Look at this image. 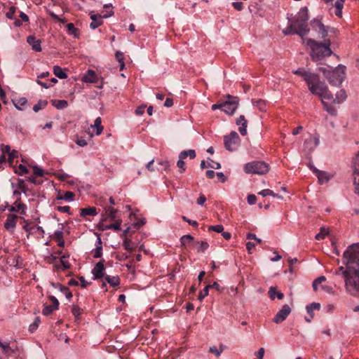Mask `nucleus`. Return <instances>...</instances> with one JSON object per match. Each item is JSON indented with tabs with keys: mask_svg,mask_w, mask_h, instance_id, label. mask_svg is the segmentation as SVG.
Listing matches in <instances>:
<instances>
[{
	"mask_svg": "<svg viewBox=\"0 0 359 359\" xmlns=\"http://www.w3.org/2000/svg\"><path fill=\"white\" fill-rule=\"evenodd\" d=\"M342 263L346 268L340 266L335 274L341 272L346 291L353 297H359V243L347 248L343 254Z\"/></svg>",
	"mask_w": 359,
	"mask_h": 359,
	"instance_id": "nucleus-1",
	"label": "nucleus"
},
{
	"mask_svg": "<svg viewBox=\"0 0 359 359\" xmlns=\"http://www.w3.org/2000/svg\"><path fill=\"white\" fill-rule=\"evenodd\" d=\"M289 23L287 27L283 30L285 35L297 34L302 41L306 39L305 36L309 34L310 29L308 27V8L303 7L299 12L292 18H287Z\"/></svg>",
	"mask_w": 359,
	"mask_h": 359,
	"instance_id": "nucleus-2",
	"label": "nucleus"
},
{
	"mask_svg": "<svg viewBox=\"0 0 359 359\" xmlns=\"http://www.w3.org/2000/svg\"><path fill=\"white\" fill-rule=\"evenodd\" d=\"M303 43L310 48V56L314 62H318L326 57L334 54L331 50V40L325 39L323 41H318L313 39H304Z\"/></svg>",
	"mask_w": 359,
	"mask_h": 359,
	"instance_id": "nucleus-3",
	"label": "nucleus"
},
{
	"mask_svg": "<svg viewBox=\"0 0 359 359\" xmlns=\"http://www.w3.org/2000/svg\"><path fill=\"white\" fill-rule=\"evenodd\" d=\"M318 70L323 74L331 86H340L346 77V67L342 65L332 70L323 67H318Z\"/></svg>",
	"mask_w": 359,
	"mask_h": 359,
	"instance_id": "nucleus-4",
	"label": "nucleus"
},
{
	"mask_svg": "<svg viewBox=\"0 0 359 359\" xmlns=\"http://www.w3.org/2000/svg\"><path fill=\"white\" fill-rule=\"evenodd\" d=\"M269 165L264 161H252L244 166V170L248 174L264 175L269 172Z\"/></svg>",
	"mask_w": 359,
	"mask_h": 359,
	"instance_id": "nucleus-5",
	"label": "nucleus"
},
{
	"mask_svg": "<svg viewBox=\"0 0 359 359\" xmlns=\"http://www.w3.org/2000/svg\"><path fill=\"white\" fill-rule=\"evenodd\" d=\"M240 99L237 96L226 95L225 100L222 101V111L232 116L239 105Z\"/></svg>",
	"mask_w": 359,
	"mask_h": 359,
	"instance_id": "nucleus-6",
	"label": "nucleus"
},
{
	"mask_svg": "<svg viewBox=\"0 0 359 359\" xmlns=\"http://www.w3.org/2000/svg\"><path fill=\"white\" fill-rule=\"evenodd\" d=\"M240 142V137L236 131H231L229 135L224 137V147L226 150L233 151Z\"/></svg>",
	"mask_w": 359,
	"mask_h": 359,
	"instance_id": "nucleus-7",
	"label": "nucleus"
},
{
	"mask_svg": "<svg viewBox=\"0 0 359 359\" xmlns=\"http://www.w3.org/2000/svg\"><path fill=\"white\" fill-rule=\"evenodd\" d=\"M312 29L318 34V37L325 39L328 36V29L318 19H313L310 22Z\"/></svg>",
	"mask_w": 359,
	"mask_h": 359,
	"instance_id": "nucleus-8",
	"label": "nucleus"
},
{
	"mask_svg": "<svg viewBox=\"0 0 359 359\" xmlns=\"http://www.w3.org/2000/svg\"><path fill=\"white\" fill-rule=\"evenodd\" d=\"M105 266H104V260L101 259L99 261L93 269H92L93 279V280H100L102 278H104L105 274Z\"/></svg>",
	"mask_w": 359,
	"mask_h": 359,
	"instance_id": "nucleus-9",
	"label": "nucleus"
},
{
	"mask_svg": "<svg viewBox=\"0 0 359 359\" xmlns=\"http://www.w3.org/2000/svg\"><path fill=\"white\" fill-rule=\"evenodd\" d=\"M291 313V309L289 305L284 304L282 309L276 314L273 318V322L279 324L283 322L288 315Z\"/></svg>",
	"mask_w": 359,
	"mask_h": 359,
	"instance_id": "nucleus-10",
	"label": "nucleus"
},
{
	"mask_svg": "<svg viewBox=\"0 0 359 359\" xmlns=\"http://www.w3.org/2000/svg\"><path fill=\"white\" fill-rule=\"evenodd\" d=\"M353 184L355 186V194L359 195V151L353 159Z\"/></svg>",
	"mask_w": 359,
	"mask_h": 359,
	"instance_id": "nucleus-11",
	"label": "nucleus"
},
{
	"mask_svg": "<svg viewBox=\"0 0 359 359\" xmlns=\"http://www.w3.org/2000/svg\"><path fill=\"white\" fill-rule=\"evenodd\" d=\"M113 15V11H111L109 13V14H106L104 15H101L99 14H91L90 19L92 20V22L90 24V27L92 29H96L97 27L101 26L103 24V18H107L108 17L112 16Z\"/></svg>",
	"mask_w": 359,
	"mask_h": 359,
	"instance_id": "nucleus-12",
	"label": "nucleus"
},
{
	"mask_svg": "<svg viewBox=\"0 0 359 359\" xmlns=\"http://www.w3.org/2000/svg\"><path fill=\"white\" fill-rule=\"evenodd\" d=\"M20 218H21V217L18 216L17 215L8 214L4 223V228L10 233H13L16 226L17 221Z\"/></svg>",
	"mask_w": 359,
	"mask_h": 359,
	"instance_id": "nucleus-13",
	"label": "nucleus"
},
{
	"mask_svg": "<svg viewBox=\"0 0 359 359\" xmlns=\"http://www.w3.org/2000/svg\"><path fill=\"white\" fill-rule=\"evenodd\" d=\"M20 198L16 199L14 202L15 206H10L8 208V210L11 212H20L22 215H26L27 205L22 203H20Z\"/></svg>",
	"mask_w": 359,
	"mask_h": 359,
	"instance_id": "nucleus-14",
	"label": "nucleus"
},
{
	"mask_svg": "<svg viewBox=\"0 0 359 359\" xmlns=\"http://www.w3.org/2000/svg\"><path fill=\"white\" fill-rule=\"evenodd\" d=\"M319 139L318 137H311L304 141V149L309 150L307 158H311V152L318 145Z\"/></svg>",
	"mask_w": 359,
	"mask_h": 359,
	"instance_id": "nucleus-15",
	"label": "nucleus"
},
{
	"mask_svg": "<svg viewBox=\"0 0 359 359\" xmlns=\"http://www.w3.org/2000/svg\"><path fill=\"white\" fill-rule=\"evenodd\" d=\"M304 81L308 85L309 89L311 92H313V84L316 83L319 80V76L316 74L308 72L304 78Z\"/></svg>",
	"mask_w": 359,
	"mask_h": 359,
	"instance_id": "nucleus-16",
	"label": "nucleus"
},
{
	"mask_svg": "<svg viewBox=\"0 0 359 359\" xmlns=\"http://www.w3.org/2000/svg\"><path fill=\"white\" fill-rule=\"evenodd\" d=\"M27 43L31 46L32 49L36 52H41L42 50L41 43V41L37 39L34 36H29L27 38Z\"/></svg>",
	"mask_w": 359,
	"mask_h": 359,
	"instance_id": "nucleus-17",
	"label": "nucleus"
},
{
	"mask_svg": "<svg viewBox=\"0 0 359 359\" xmlns=\"http://www.w3.org/2000/svg\"><path fill=\"white\" fill-rule=\"evenodd\" d=\"M314 173L318 177L319 183L321 184L328 182L333 177V175L327 173V172L319 170L318 169H315Z\"/></svg>",
	"mask_w": 359,
	"mask_h": 359,
	"instance_id": "nucleus-18",
	"label": "nucleus"
},
{
	"mask_svg": "<svg viewBox=\"0 0 359 359\" xmlns=\"http://www.w3.org/2000/svg\"><path fill=\"white\" fill-rule=\"evenodd\" d=\"M237 126H241L238 128V131L241 135L245 136L247 134L248 121L244 115H241L236 121Z\"/></svg>",
	"mask_w": 359,
	"mask_h": 359,
	"instance_id": "nucleus-19",
	"label": "nucleus"
},
{
	"mask_svg": "<svg viewBox=\"0 0 359 359\" xmlns=\"http://www.w3.org/2000/svg\"><path fill=\"white\" fill-rule=\"evenodd\" d=\"M82 81L85 83H97L98 78L95 74V72L93 69H88L86 74L82 77Z\"/></svg>",
	"mask_w": 359,
	"mask_h": 359,
	"instance_id": "nucleus-20",
	"label": "nucleus"
},
{
	"mask_svg": "<svg viewBox=\"0 0 359 359\" xmlns=\"http://www.w3.org/2000/svg\"><path fill=\"white\" fill-rule=\"evenodd\" d=\"M50 285L53 287L59 290L62 293H63L66 296V297L68 299H70L72 297V293L71 292L68 287L64 286L59 283L54 282H51Z\"/></svg>",
	"mask_w": 359,
	"mask_h": 359,
	"instance_id": "nucleus-21",
	"label": "nucleus"
},
{
	"mask_svg": "<svg viewBox=\"0 0 359 359\" xmlns=\"http://www.w3.org/2000/svg\"><path fill=\"white\" fill-rule=\"evenodd\" d=\"M327 88L326 84L320 81H318L316 83L313 84V90L311 92L313 95H316L319 96L320 93L325 90Z\"/></svg>",
	"mask_w": 359,
	"mask_h": 359,
	"instance_id": "nucleus-22",
	"label": "nucleus"
},
{
	"mask_svg": "<svg viewBox=\"0 0 359 359\" xmlns=\"http://www.w3.org/2000/svg\"><path fill=\"white\" fill-rule=\"evenodd\" d=\"M80 216L82 217H86V216H95L97 215V209L95 207H88L85 208H81L80 210Z\"/></svg>",
	"mask_w": 359,
	"mask_h": 359,
	"instance_id": "nucleus-23",
	"label": "nucleus"
},
{
	"mask_svg": "<svg viewBox=\"0 0 359 359\" xmlns=\"http://www.w3.org/2000/svg\"><path fill=\"white\" fill-rule=\"evenodd\" d=\"M105 281L109 284L111 287H117L120 285V278L118 276H110L109 275H106L104 276Z\"/></svg>",
	"mask_w": 359,
	"mask_h": 359,
	"instance_id": "nucleus-24",
	"label": "nucleus"
},
{
	"mask_svg": "<svg viewBox=\"0 0 359 359\" xmlns=\"http://www.w3.org/2000/svg\"><path fill=\"white\" fill-rule=\"evenodd\" d=\"M269 296L271 300H274L276 297L278 299H283L284 294L281 292H278L275 287H271L268 292Z\"/></svg>",
	"mask_w": 359,
	"mask_h": 359,
	"instance_id": "nucleus-25",
	"label": "nucleus"
},
{
	"mask_svg": "<svg viewBox=\"0 0 359 359\" xmlns=\"http://www.w3.org/2000/svg\"><path fill=\"white\" fill-rule=\"evenodd\" d=\"M194 238L190 234H186L180 238V243L182 248H186L187 245L194 243Z\"/></svg>",
	"mask_w": 359,
	"mask_h": 359,
	"instance_id": "nucleus-26",
	"label": "nucleus"
},
{
	"mask_svg": "<svg viewBox=\"0 0 359 359\" xmlns=\"http://www.w3.org/2000/svg\"><path fill=\"white\" fill-rule=\"evenodd\" d=\"M320 307L321 306L320 303L313 302L308 304L306 306V310L309 315L311 316V318H313V310H320Z\"/></svg>",
	"mask_w": 359,
	"mask_h": 359,
	"instance_id": "nucleus-27",
	"label": "nucleus"
},
{
	"mask_svg": "<svg viewBox=\"0 0 359 359\" xmlns=\"http://www.w3.org/2000/svg\"><path fill=\"white\" fill-rule=\"evenodd\" d=\"M196 151L194 149H189L181 151L179 154V158H184L189 157L190 159H194L196 157Z\"/></svg>",
	"mask_w": 359,
	"mask_h": 359,
	"instance_id": "nucleus-28",
	"label": "nucleus"
},
{
	"mask_svg": "<svg viewBox=\"0 0 359 359\" xmlns=\"http://www.w3.org/2000/svg\"><path fill=\"white\" fill-rule=\"evenodd\" d=\"M346 97H347V95H346L345 90L341 89L336 94V97L334 98V100H333V102L337 103V104L341 103L346 100Z\"/></svg>",
	"mask_w": 359,
	"mask_h": 359,
	"instance_id": "nucleus-29",
	"label": "nucleus"
},
{
	"mask_svg": "<svg viewBox=\"0 0 359 359\" xmlns=\"http://www.w3.org/2000/svg\"><path fill=\"white\" fill-rule=\"evenodd\" d=\"M51 104L57 109H63L68 106L67 101L65 100H52Z\"/></svg>",
	"mask_w": 359,
	"mask_h": 359,
	"instance_id": "nucleus-30",
	"label": "nucleus"
},
{
	"mask_svg": "<svg viewBox=\"0 0 359 359\" xmlns=\"http://www.w3.org/2000/svg\"><path fill=\"white\" fill-rule=\"evenodd\" d=\"M67 29L69 34L73 35L75 38H79L80 31L78 28H76L73 23H68L67 25Z\"/></svg>",
	"mask_w": 359,
	"mask_h": 359,
	"instance_id": "nucleus-31",
	"label": "nucleus"
},
{
	"mask_svg": "<svg viewBox=\"0 0 359 359\" xmlns=\"http://www.w3.org/2000/svg\"><path fill=\"white\" fill-rule=\"evenodd\" d=\"M123 246L125 250L129 252H133L135 250L137 245L134 243H131L130 241L128 238H123Z\"/></svg>",
	"mask_w": 359,
	"mask_h": 359,
	"instance_id": "nucleus-32",
	"label": "nucleus"
},
{
	"mask_svg": "<svg viewBox=\"0 0 359 359\" xmlns=\"http://www.w3.org/2000/svg\"><path fill=\"white\" fill-rule=\"evenodd\" d=\"M209 161H212V164L211 163H208V165L205 164V162L204 160H203L201 162V169H204L206 167H210L213 169H219L221 168V164L218 162H215L213 161L211 158H208Z\"/></svg>",
	"mask_w": 359,
	"mask_h": 359,
	"instance_id": "nucleus-33",
	"label": "nucleus"
},
{
	"mask_svg": "<svg viewBox=\"0 0 359 359\" xmlns=\"http://www.w3.org/2000/svg\"><path fill=\"white\" fill-rule=\"evenodd\" d=\"M53 74L61 79H65L67 78V74L63 72L62 69L57 65H55L53 67Z\"/></svg>",
	"mask_w": 359,
	"mask_h": 359,
	"instance_id": "nucleus-34",
	"label": "nucleus"
},
{
	"mask_svg": "<svg viewBox=\"0 0 359 359\" xmlns=\"http://www.w3.org/2000/svg\"><path fill=\"white\" fill-rule=\"evenodd\" d=\"M105 212H106V214L107 215L109 219H110V220L114 221V220H116L118 219L117 218L118 210L114 209V208L109 207L107 208H105Z\"/></svg>",
	"mask_w": 359,
	"mask_h": 359,
	"instance_id": "nucleus-35",
	"label": "nucleus"
},
{
	"mask_svg": "<svg viewBox=\"0 0 359 359\" xmlns=\"http://www.w3.org/2000/svg\"><path fill=\"white\" fill-rule=\"evenodd\" d=\"M319 97L321 98L322 100V102L323 104L325 106V102L324 101V100H334L333 98V95L329 91L327 87L326 88V90H323V92L322 93V94L320 93V95H319Z\"/></svg>",
	"mask_w": 359,
	"mask_h": 359,
	"instance_id": "nucleus-36",
	"label": "nucleus"
},
{
	"mask_svg": "<svg viewBox=\"0 0 359 359\" xmlns=\"http://www.w3.org/2000/svg\"><path fill=\"white\" fill-rule=\"evenodd\" d=\"M15 107L18 110H22V107L25 106L27 103V100L25 97H20L15 101H13Z\"/></svg>",
	"mask_w": 359,
	"mask_h": 359,
	"instance_id": "nucleus-37",
	"label": "nucleus"
},
{
	"mask_svg": "<svg viewBox=\"0 0 359 359\" xmlns=\"http://www.w3.org/2000/svg\"><path fill=\"white\" fill-rule=\"evenodd\" d=\"M115 56H116V59L120 64V70L121 71L123 70L125 68V63L123 61L124 60L123 53L122 52L118 50L116 52Z\"/></svg>",
	"mask_w": 359,
	"mask_h": 359,
	"instance_id": "nucleus-38",
	"label": "nucleus"
},
{
	"mask_svg": "<svg viewBox=\"0 0 359 359\" xmlns=\"http://www.w3.org/2000/svg\"><path fill=\"white\" fill-rule=\"evenodd\" d=\"M93 127L96 128V135H100L103 131V127L102 126V119L100 117H97L94 122Z\"/></svg>",
	"mask_w": 359,
	"mask_h": 359,
	"instance_id": "nucleus-39",
	"label": "nucleus"
},
{
	"mask_svg": "<svg viewBox=\"0 0 359 359\" xmlns=\"http://www.w3.org/2000/svg\"><path fill=\"white\" fill-rule=\"evenodd\" d=\"M48 105V101L45 100H39L34 107L33 110L35 112H38L40 109L44 108Z\"/></svg>",
	"mask_w": 359,
	"mask_h": 359,
	"instance_id": "nucleus-40",
	"label": "nucleus"
},
{
	"mask_svg": "<svg viewBox=\"0 0 359 359\" xmlns=\"http://www.w3.org/2000/svg\"><path fill=\"white\" fill-rule=\"evenodd\" d=\"M114 222L113 224H110L109 225V229H113L115 231H118L121 230V225L122 223V219L120 218H118L116 220H114Z\"/></svg>",
	"mask_w": 359,
	"mask_h": 359,
	"instance_id": "nucleus-41",
	"label": "nucleus"
},
{
	"mask_svg": "<svg viewBox=\"0 0 359 359\" xmlns=\"http://www.w3.org/2000/svg\"><path fill=\"white\" fill-rule=\"evenodd\" d=\"M72 313L74 315V316L75 317V318L76 320H79L80 318V316L82 313V309L77 305H73L72 309Z\"/></svg>",
	"mask_w": 359,
	"mask_h": 359,
	"instance_id": "nucleus-42",
	"label": "nucleus"
},
{
	"mask_svg": "<svg viewBox=\"0 0 359 359\" xmlns=\"http://www.w3.org/2000/svg\"><path fill=\"white\" fill-rule=\"evenodd\" d=\"M33 170H34V175L36 176L39 177H43L44 174H48V172H45L42 168L39 167L38 165H33L32 166Z\"/></svg>",
	"mask_w": 359,
	"mask_h": 359,
	"instance_id": "nucleus-43",
	"label": "nucleus"
},
{
	"mask_svg": "<svg viewBox=\"0 0 359 359\" xmlns=\"http://www.w3.org/2000/svg\"><path fill=\"white\" fill-rule=\"evenodd\" d=\"M328 230H327L325 227H321L320 231L316 235L315 238L318 241L323 240L325 238V236L328 233Z\"/></svg>",
	"mask_w": 359,
	"mask_h": 359,
	"instance_id": "nucleus-44",
	"label": "nucleus"
},
{
	"mask_svg": "<svg viewBox=\"0 0 359 359\" xmlns=\"http://www.w3.org/2000/svg\"><path fill=\"white\" fill-rule=\"evenodd\" d=\"M29 172V170L27 167L22 164H20L18 166V170H15V173L18 175H23L24 174H27Z\"/></svg>",
	"mask_w": 359,
	"mask_h": 359,
	"instance_id": "nucleus-45",
	"label": "nucleus"
},
{
	"mask_svg": "<svg viewBox=\"0 0 359 359\" xmlns=\"http://www.w3.org/2000/svg\"><path fill=\"white\" fill-rule=\"evenodd\" d=\"M194 244L198 245V252H204L209 247V244L206 241L196 242V243H194Z\"/></svg>",
	"mask_w": 359,
	"mask_h": 359,
	"instance_id": "nucleus-46",
	"label": "nucleus"
},
{
	"mask_svg": "<svg viewBox=\"0 0 359 359\" xmlns=\"http://www.w3.org/2000/svg\"><path fill=\"white\" fill-rule=\"evenodd\" d=\"M254 105L257 107L260 111L266 110V102L262 100H258L253 102Z\"/></svg>",
	"mask_w": 359,
	"mask_h": 359,
	"instance_id": "nucleus-47",
	"label": "nucleus"
},
{
	"mask_svg": "<svg viewBox=\"0 0 359 359\" xmlns=\"http://www.w3.org/2000/svg\"><path fill=\"white\" fill-rule=\"evenodd\" d=\"M41 320H40V318L39 317H36L35 319H34V321L33 322V323H32L30 325H29V330L31 332H34L39 327V325L40 323Z\"/></svg>",
	"mask_w": 359,
	"mask_h": 359,
	"instance_id": "nucleus-48",
	"label": "nucleus"
},
{
	"mask_svg": "<svg viewBox=\"0 0 359 359\" xmlns=\"http://www.w3.org/2000/svg\"><path fill=\"white\" fill-rule=\"evenodd\" d=\"M326 280L325 277L323 276H320L318 278H317L313 282V288L315 291L318 290V285L321 283L322 282L325 281Z\"/></svg>",
	"mask_w": 359,
	"mask_h": 359,
	"instance_id": "nucleus-49",
	"label": "nucleus"
},
{
	"mask_svg": "<svg viewBox=\"0 0 359 359\" xmlns=\"http://www.w3.org/2000/svg\"><path fill=\"white\" fill-rule=\"evenodd\" d=\"M60 226H61V229H58L57 231H55V236H54V239L57 241H60L61 239H63V232H62V229H63V224H59Z\"/></svg>",
	"mask_w": 359,
	"mask_h": 359,
	"instance_id": "nucleus-50",
	"label": "nucleus"
},
{
	"mask_svg": "<svg viewBox=\"0 0 359 359\" xmlns=\"http://www.w3.org/2000/svg\"><path fill=\"white\" fill-rule=\"evenodd\" d=\"M0 347H1L3 348V351L4 353H8V352L14 353L15 352V349L11 348L9 346V344L3 343V342H1V340H0Z\"/></svg>",
	"mask_w": 359,
	"mask_h": 359,
	"instance_id": "nucleus-51",
	"label": "nucleus"
},
{
	"mask_svg": "<svg viewBox=\"0 0 359 359\" xmlns=\"http://www.w3.org/2000/svg\"><path fill=\"white\" fill-rule=\"evenodd\" d=\"M209 351L210 353H214L217 357H219L221 355L222 352L223 351V348L222 346L221 345L219 346V349H218L216 346H214L210 347Z\"/></svg>",
	"mask_w": 359,
	"mask_h": 359,
	"instance_id": "nucleus-52",
	"label": "nucleus"
},
{
	"mask_svg": "<svg viewBox=\"0 0 359 359\" xmlns=\"http://www.w3.org/2000/svg\"><path fill=\"white\" fill-rule=\"evenodd\" d=\"M25 179H20L19 178V179H18L17 184L11 183V187L13 189H20L21 187H22L24 185H25Z\"/></svg>",
	"mask_w": 359,
	"mask_h": 359,
	"instance_id": "nucleus-53",
	"label": "nucleus"
},
{
	"mask_svg": "<svg viewBox=\"0 0 359 359\" xmlns=\"http://www.w3.org/2000/svg\"><path fill=\"white\" fill-rule=\"evenodd\" d=\"M74 194L72 191H66L63 196L57 197L58 199L73 201Z\"/></svg>",
	"mask_w": 359,
	"mask_h": 359,
	"instance_id": "nucleus-54",
	"label": "nucleus"
},
{
	"mask_svg": "<svg viewBox=\"0 0 359 359\" xmlns=\"http://www.w3.org/2000/svg\"><path fill=\"white\" fill-rule=\"evenodd\" d=\"M54 310L53 307L51 305H45L43 309L42 310V314L43 316L50 315Z\"/></svg>",
	"mask_w": 359,
	"mask_h": 359,
	"instance_id": "nucleus-55",
	"label": "nucleus"
},
{
	"mask_svg": "<svg viewBox=\"0 0 359 359\" xmlns=\"http://www.w3.org/2000/svg\"><path fill=\"white\" fill-rule=\"evenodd\" d=\"M177 166L179 168V172L180 173L184 172L186 170L185 163L184 158H179L177 162Z\"/></svg>",
	"mask_w": 359,
	"mask_h": 359,
	"instance_id": "nucleus-56",
	"label": "nucleus"
},
{
	"mask_svg": "<svg viewBox=\"0 0 359 359\" xmlns=\"http://www.w3.org/2000/svg\"><path fill=\"white\" fill-rule=\"evenodd\" d=\"M18 151L15 149L12 150V151L8 154V161L9 164L11 165L13 159L15 158H18Z\"/></svg>",
	"mask_w": 359,
	"mask_h": 359,
	"instance_id": "nucleus-57",
	"label": "nucleus"
},
{
	"mask_svg": "<svg viewBox=\"0 0 359 359\" xmlns=\"http://www.w3.org/2000/svg\"><path fill=\"white\" fill-rule=\"evenodd\" d=\"M24 222H25V225L22 226V229L26 231L29 234L30 233H33V231H34V226H29V222L26 220V219H24Z\"/></svg>",
	"mask_w": 359,
	"mask_h": 359,
	"instance_id": "nucleus-58",
	"label": "nucleus"
},
{
	"mask_svg": "<svg viewBox=\"0 0 359 359\" xmlns=\"http://www.w3.org/2000/svg\"><path fill=\"white\" fill-rule=\"evenodd\" d=\"M223 230H224V226L222 224L210 226L208 228V231H214L217 233H222Z\"/></svg>",
	"mask_w": 359,
	"mask_h": 359,
	"instance_id": "nucleus-59",
	"label": "nucleus"
},
{
	"mask_svg": "<svg viewBox=\"0 0 359 359\" xmlns=\"http://www.w3.org/2000/svg\"><path fill=\"white\" fill-rule=\"evenodd\" d=\"M16 11V8L15 6H11L8 11L6 13V18L9 19H14V15Z\"/></svg>",
	"mask_w": 359,
	"mask_h": 359,
	"instance_id": "nucleus-60",
	"label": "nucleus"
},
{
	"mask_svg": "<svg viewBox=\"0 0 359 359\" xmlns=\"http://www.w3.org/2000/svg\"><path fill=\"white\" fill-rule=\"evenodd\" d=\"M48 299L51 301V302L53 304L52 306L53 307V309H55V310H57L59 308L60 303H59L58 300L57 299V298L54 296L50 295L48 297Z\"/></svg>",
	"mask_w": 359,
	"mask_h": 359,
	"instance_id": "nucleus-61",
	"label": "nucleus"
},
{
	"mask_svg": "<svg viewBox=\"0 0 359 359\" xmlns=\"http://www.w3.org/2000/svg\"><path fill=\"white\" fill-rule=\"evenodd\" d=\"M292 73L297 75H299L305 78L308 72L304 68H299L297 70L292 71Z\"/></svg>",
	"mask_w": 359,
	"mask_h": 359,
	"instance_id": "nucleus-62",
	"label": "nucleus"
},
{
	"mask_svg": "<svg viewBox=\"0 0 359 359\" xmlns=\"http://www.w3.org/2000/svg\"><path fill=\"white\" fill-rule=\"evenodd\" d=\"M94 258H100L102 255V246H96L95 248Z\"/></svg>",
	"mask_w": 359,
	"mask_h": 359,
	"instance_id": "nucleus-63",
	"label": "nucleus"
},
{
	"mask_svg": "<svg viewBox=\"0 0 359 359\" xmlns=\"http://www.w3.org/2000/svg\"><path fill=\"white\" fill-rule=\"evenodd\" d=\"M259 195L262 196L263 197L267 196H273L274 195V192L269 189H263L261 191L258 193Z\"/></svg>",
	"mask_w": 359,
	"mask_h": 359,
	"instance_id": "nucleus-64",
	"label": "nucleus"
}]
</instances>
